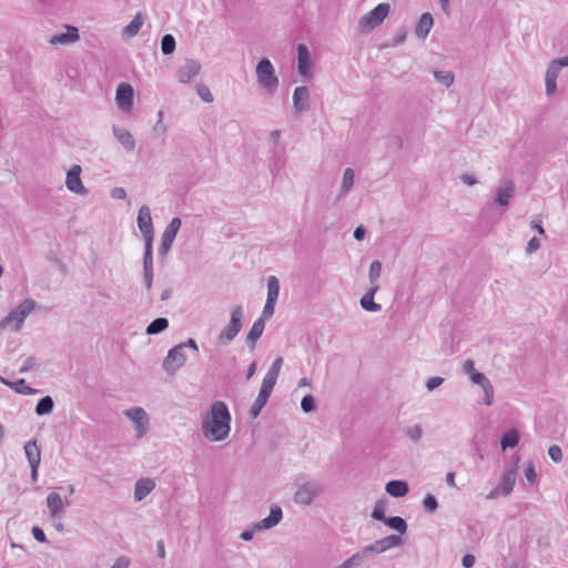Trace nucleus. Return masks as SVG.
Instances as JSON below:
<instances>
[{"instance_id": "nucleus-19", "label": "nucleus", "mask_w": 568, "mask_h": 568, "mask_svg": "<svg viewBox=\"0 0 568 568\" xmlns=\"http://www.w3.org/2000/svg\"><path fill=\"white\" fill-rule=\"evenodd\" d=\"M155 488V481L151 478H140L134 485V500H143Z\"/></svg>"}, {"instance_id": "nucleus-54", "label": "nucleus", "mask_w": 568, "mask_h": 568, "mask_svg": "<svg viewBox=\"0 0 568 568\" xmlns=\"http://www.w3.org/2000/svg\"><path fill=\"white\" fill-rule=\"evenodd\" d=\"M23 322H0V329H7L9 328L12 332H19L22 327Z\"/></svg>"}, {"instance_id": "nucleus-15", "label": "nucleus", "mask_w": 568, "mask_h": 568, "mask_svg": "<svg viewBox=\"0 0 568 568\" xmlns=\"http://www.w3.org/2000/svg\"><path fill=\"white\" fill-rule=\"evenodd\" d=\"M115 100L120 109L129 110L133 104V89L131 84L122 82L116 88Z\"/></svg>"}, {"instance_id": "nucleus-20", "label": "nucleus", "mask_w": 568, "mask_h": 568, "mask_svg": "<svg viewBox=\"0 0 568 568\" xmlns=\"http://www.w3.org/2000/svg\"><path fill=\"white\" fill-rule=\"evenodd\" d=\"M67 32L58 33L51 37V44H68L73 43L79 39V30L73 26H65Z\"/></svg>"}, {"instance_id": "nucleus-43", "label": "nucleus", "mask_w": 568, "mask_h": 568, "mask_svg": "<svg viewBox=\"0 0 568 568\" xmlns=\"http://www.w3.org/2000/svg\"><path fill=\"white\" fill-rule=\"evenodd\" d=\"M423 506L426 511L434 513L438 508V501L432 494H427L423 499Z\"/></svg>"}, {"instance_id": "nucleus-42", "label": "nucleus", "mask_w": 568, "mask_h": 568, "mask_svg": "<svg viewBox=\"0 0 568 568\" xmlns=\"http://www.w3.org/2000/svg\"><path fill=\"white\" fill-rule=\"evenodd\" d=\"M282 365H283V358H282V357H277V358L273 362L272 366L270 367V369L267 371V373H266V375H265V376H266V377H270V378H272V379L277 381V377H278V375H280V371H281V368H282Z\"/></svg>"}, {"instance_id": "nucleus-39", "label": "nucleus", "mask_w": 568, "mask_h": 568, "mask_svg": "<svg viewBox=\"0 0 568 568\" xmlns=\"http://www.w3.org/2000/svg\"><path fill=\"white\" fill-rule=\"evenodd\" d=\"M385 511H386V503L385 500L383 499H379L376 501L374 508H373V511L371 514V517L375 520H378V521H385V519L387 518L385 516Z\"/></svg>"}, {"instance_id": "nucleus-62", "label": "nucleus", "mask_w": 568, "mask_h": 568, "mask_svg": "<svg viewBox=\"0 0 568 568\" xmlns=\"http://www.w3.org/2000/svg\"><path fill=\"white\" fill-rule=\"evenodd\" d=\"M463 371L465 374H467L469 377L471 374L476 373L477 371L475 369V363L473 359H467L464 362V365H463Z\"/></svg>"}, {"instance_id": "nucleus-8", "label": "nucleus", "mask_w": 568, "mask_h": 568, "mask_svg": "<svg viewBox=\"0 0 568 568\" xmlns=\"http://www.w3.org/2000/svg\"><path fill=\"white\" fill-rule=\"evenodd\" d=\"M516 185L511 179H503L495 191L494 204L506 207L515 196Z\"/></svg>"}, {"instance_id": "nucleus-34", "label": "nucleus", "mask_w": 568, "mask_h": 568, "mask_svg": "<svg viewBox=\"0 0 568 568\" xmlns=\"http://www.w3.org/2000/svg\"><path fill=\"white\" fill-rule=\"evenodd\" d=\"M375 291H376V288H372L368 293H366L361 298V306L364 310L371 311V312H375V311L381 310V305L374 302V293H375Z\"/></svg>"}, {"instance_id": "nucleus-9", "label": "nucleus", "mask_w": 568, "mask_h": 568, "mask_svg": "<svg viewBox=\"0 0 568 568\" xmlns=\"http://www.w3.org/2000/svg\"><path fill=\"white\" fill-rule=\"evenodd\" d=\"M136 223L144 239V243H153L154 227L152 223L151 211L148 205H142L140 207Z\"/></svg>"}, {"instance_id": "nucleus-21", "label": "nucleus", "mask_w": 568, "mask_h": 568, "mask_svg": "<svg viewBox=\"0 0 568 568\" xmlns=\"http://www.w3.org/2000/svg\"><path fill=\"white\" fill-rule=\"evenodd\" d=\"M113 135L128 152L135 149V140L129 130L114 125Z\"/></svg>"}, {"instance_id": "nucleus-45", "label": "nucleus", "mask_w": 568, "mask_h": 568, "mask_svg": "<svg viewBox=\"0 0 568 568\" xmlns=\"http://www.w3.org/2000/svg\"><path fill=\"white\" fill-rule=\"evenodd\" d=\"M275 384H276L275 379H272V378L265 376L262 382L258 393L271 396Z\"/></svg>"}, {"instance_id": "nucleus-3", "label": "nucleus", "mask_w": 568, "mask_h": 568, "mask_svg": "<svg viewBox=\"0 0 568 568\" xmlns=\"http://www.w3.org/2000/svg\"><path fill=\"white\" fill-rule=\"evenodd\" d=\"M255 72L258 84L270 93H274L278 87V78L272 62L267 58L261 59L256 64Z\"/></svg>"}, {"instance_id": "nucleus-58", "label": "nucleus", "mask_w": 568, "mask_h": 568, "mask_svg": "<svg viewBox=\"0 0 568 568\" xmlns=\"http://www.w3.org/2000/svg\"><path fill=\"white\" fill-rule=\"evenodd\" d=\"M181 225H182L181 219L180 217H173L170 221L169 225L165 227V230L171 232V233L178 234Z\"/></svg>"}, {"instance_id": "nucleus-59", "label": "nucleus", "mask_w": 568, "mask_h": 568, "mask_svg": "<svg viewBox=\"0 0 568 568\" xmlns=\"http://www.w3.org/2000/svg\"><path fill=\"white\" fill-rule=\"evenodd\" d=\"M525 477L527 481H529L530 484H534L537 478L535 467L531 463L528 464L527 467L525 468Z\"/></svg>"}, {"instance_id": "nucleus-10", "label": "nucleus", "mask_w": 568, "mask_h": 568, "mask_svg": "<svg viewBox=\"0 0 568 568\" xmlns=\"http://www.w3.org/2000/svg\"><path fill=\"white\" fill-rule=\"evenodd\" d=\"M516 469L511 468L509 470H506L501 476L500 485L495 487L488 495L487 499H495L499 496H508L515 486L516 483Z\"/></svg>"}, {"instance_id": "nucleus-52", "label": "nucleus", "mask_w": 568, "mask_h": 568, "mask_svg": "<svg viewBox=\"0 0 568 568\" xmlns=\"http://www.w3.org/2000/svg\"><path fill=\"white\" fill-rule=\"evenodd\" d=\"M548 455L554 463H560L562 460V452L558 445H552L548 449Z\"/></svg>"}, {"instance_id": "nucleus-26", "label": "nucleus", "mask_w": 568, "mask_h": 568, "mask_svg": "<svg viewBox=\"0 0 568 568\" xmlns=\"http://www.w3.org/2000/svg\"><path fill=\"white\" fill-rule=\"evenodd\" d=\"M24 453L30 465H40L41 453L36 440H29L26 443Z\"/></svg>"}, {"instance_id": "nucleus-30", "label": "nucleus", "mask_w": 568, "mask_h": 568, "mask_svg": "<svg viewBox=\"0 0 568 568\" xmlns=\"http://www.w3.org/2000/svg\"><path fill=\"white\" fill-rule=\"evenodd\" d=\"M242 328V322H230V324L221 332L220 339L231 342Z\"/></svg>"}, {"instance_id": "nucleus-41", "label": "nucleus", "mask_w": 568, "mask_h": 568, "mask_svg": "<svg viewBox=\"0 0 568 568\" xmlns=\"http://www.w3.org/2000/svg\"><path fill=\"white\" fill-rule=\"evenodd\" d=\"M168 326H169V322H150L145 332L149 335H154V334H159V333L165 331L168 328Z\"/></svg>"}, {"instance_id": "nucleus-4", "label": "nucleus", "mask_w": 568, "mask_h": 568, "mask_svg": "<svg viewBox=\"0 0 568 568\" xmlns=\"http://www.w3.org/2000/svg\"><path fill=\"white\" fill-rule=\"evenodd\" d=\"M389 4L386 2L377 4L373 10L365 13L358 21L361 32L366 33L383 23L389 13Z\"/></svg>"}, {"instance_id": "nucleus-25", "label": "nucleus", "mask_w": 568, "mask_h": 568, "mask_svg": "<svg viewBox=\"0 0 568 568\" xmlns=\"http://www.w3.org/2000/svg\"><path fill=\"white\" fill-rule=\"evenodd\" d=\"M144 23V16L142 12H138L134 18L131 20V22L124 27L123 29V37L125 38H133L138 34L140 29L142 28Z\"/></svg>"}, {"instance_id": "nucleus-61", "label": "nucleus", "mask_w": 568, "mask_h": 568, "mask_svg": "<svg viewBox=\"0 0 568 568\" xmlns=\"http://www.w3.org/2000/svg\"><path fill=\"white\" fill-rule=\"evenodd\" d=\"M264 406L265 405H263L261 402L255 399V402L253 403V405L250 408V416L252 418H256L260 415V413Z\"/></svg>"}, {"instance_id": "nucleus-13", "label": "nucleus", "mask_w": 568, "mask_h": 568, "mask_svg": "<svg viewBox=\"0 0 568 568\" xmlns=\"http://www.w3.org/2000/svg\"><path fill=\"white\" fill-rule=\"evenodd\" d=\"M80 174L81 166L78 164L72 165L67 173L65 185L71 192L87 194L88 190L83 186Z\"/></svg>"}, {"instance_id": "nucleus-31", "label": "nucleus", "mask_w": 568, "mask_h": 568, "mask_svg": "<svg viewBox=\"0 0 568 568\" xmlns=\"http://www.w3.org/2000/svg\"><path fill=\"white\" fill-rule=\"evenodd\" d=\"M354 176H355V173H354L353 169H351V168L345 169V171L343 173L342 184L339 187L341 196L346 195L351 191V189L353 187V184H354Z\"/></svg>"}, {"instance_id": "nucleus-56", "label": "nucleus", "mask_w": 568, "mask_h": 568, "mask_svg": "<svg viewBox=\"0 0 568 568\" xmlns=\"http://www.w3.org/2000/svg\"><path fill=\"white\" fill-rule=\"evenodd\" d=\"M557 80H552V78H546L545 77V82H546V94L548 98H550L557 90Z\"/></svg>"}, {"instance_id": "nucleus-40", "label": "nucleus", "mask_w": 568, "mask_h": 568, "mask_svg": "<svg viewBox=\"0 0 568 568\" xmlns=\"http://www.w3.org/2000/svg\"><path fill=\"white\" fill-rule=\"evenodd\" d=\"M301 408L304 413H311L316 409V400L313 395H305L301 400Z\"/></svg>"}, {"instance_id": "nucleus-64", "label": "nucleus", "mask_w": 568, "mask_h": 568, "mask_svg": "<svg viewBox=\"0 0 568 568\" xmlns=\"http://www.w3.org/2000/svg\"><path fill=\"white\" fill-rule=\"evenodd\" d=\"M460 180H462L465 184H467V185H469V186H473V185H475V184L477 183V179H476L473 174H469V173H463V174L460 175Z\"/></svg>"}, {"instance_id": "nucleus-22", "label": "nucleus", "mask_w": 568, "mask_h": 568, "mask_svg": "<svg viewBox=\"0 0 568 568\" xmlns=\"http://www.w3.org/2000/svg\"><path fill=\"white\" fill-rule=\"evenodd\" d=\"M385 490L392 497L400 498L407 495L409 487L405 480L393 479L386 484Z\"/></svg>"}, {"instance_id": "nucleus-50", "label": "nucleus", "mask_w": 568, "mask_h": 568, "mask_svg": "<svg viewBox=\"0 0 568 568\" xmlns=\"http://www.w3.org/2000/svg\"><path fill=\"white\" fill-rule=\"evenodd\" d=\"M38 367V362H37V358L34 356H29L24 363L21 365V367L19 368V372L20 373H27L31 369H36Z\"/></svg>"}, {"instance_id": "nucleus-16", "label": "nucleus", "mask_w": 568, "mask_h": 568, "mask_svg": "<svg viewBox=\"0 0 568 568\" xmlns=\"http://www.w3.org/2000/svg\"><path fill=\"white\" fill-rule=\"evenodd\" d=\"M201 64L196 60L186 59L184 65L178 70L176 78L181 83L190 82L195 75L199 74Z\"/></svg>"}, {"instance_id": "nucleus-28", "label": "nucleus", "mask_w": 568, "mask_h": 568, "mask_svg": "<svg viewBox=\"0 0 568 568\" xmlns=\"http://www.w3.org/2000/svg\"><path fill=\"white\" fill-rule=\"evenodd\" d=\"M384 524L388 528L396 530L399 535H404L407 531V523L400 516L387 517Z\"/></svg>"}, {"instance_id": "nucleus-17", "label": "nucleus", "mask_w": 568, "mask_h": 568, "mask_svg": "<svg viewBox=\"0 0 568 568\" xmlns=\"http://www.w3.org/2000/svg\"><path fill=\"white\" fill-rule=\"evenodd\" d=\"M297 71L305 78L312 77L310 52L303 43L297 45Z\"/></svg>"}, {"instance_id": "nucleus-47", "label": "nucleus", "mask_w": 568, "mask_h": 568, "mask_svg": "<svg viewBox=\"0 0 568 568\" xmlns=\"http://www.w3.org/2000/svg\"><path fill=\"white\" fill-rule=\"evenodd\" d=\"M423 429L420 425H414L405 430V435L414 442H418L422 437Z\"/></svg>"}, {"instance_id": "nucleus-35", "label": "nucleus", "mask_w": 568, "mask_h": 568, "mask_svg": "<svg viewBox=\"0 0 568 568\" xmlns=\"http://www.w3.org/2000/svg\"><path fill=\"white\" fill-rule=\"evenodd\" d=\"M280 293V281L276 276L272 275L267 278V298L277 301Z\"/></svg>"}, {"instance_id": "nucleus-53", "label": "nucleus", "mask_w": 568, "mask_h": 568, "mask_svg": "<svg viewBox=\"0 0 568 568\" xmlns=\"http://www.w3.org/2000/svg\"><path fill=\"white\" fill-rule=\"evenodd\" d=\"M444 382H445V378H443V377H439V376L432 377L426 382V388L428 392H433L434 389L439 387Z\"/></svg>"}, {"instance_id": "nucleus-2", "label": "nucleus", "mask_w": 568, "mask_h": 568, "mask_svg": "<svg viewBox=\"0 0 568 568\" xmlns=\"http://www.w3.org/2000/svg\"><path fill=\"white\" fill-rule=\"evenodd\" d=\"M283 518V510L278 505H272L270 515L264 519L255 523L251 529L241 532L240 538L244 541H250L254 537L255 531L268 530L280 524Z\"/></svg>"}, {"instance_id": "nucleus-32", "label": "nucleus", "mask_w": 568, "mask_h": 568, "mask_svg": "<svg viewBox=\"0 0 568 568\" xmlns=\"http://www.w3.org/2000/svg\"><path fill=\"white\" fill-rule=\"evenodd\" d=\"M175 237H176V234L164 230L162 237H161V244L159 246V255L160 256L164 257L169 253Z\"/></svg>"}, {"instance_id": "nucleus-18", "label": "nucleus", "mask_w": 568, "mask_h": 568, "mask_svg": "<svg viewBox=\"0 0 568 568\" xmlns=\"http://www.w3.org/2000/svg\"><path fill=\"white\" fill-rule=\"evenodd\" d=\"M33 310H36V301L27 298L12 308L3 320H24Z\"/></svg>"}, {"instance_id": "nucleus-36", "label": "nucleus", "mask_w": 568, "mask_h": 568, "mask_svg": "<svg viewBox=\"0 0 568 568\" xmlns=\"http://www.w3.org/2000/svg\"><path fill=\"white\" fill-rule=\"evenodd\" d=\"M10 388L13 389L18 394H23V395H33L39 392V389L28 386L23 378L13 382L12 385H10Z\"/></svg>"}, {"instance_id": "nucleus-51", "label": "nucleus", "mask_w": 568, "mask_h": 568, "mask_svg": "<svg viewBox=\"0 0 568 568\" xmlns=\"http://www.w3.org/2000/svg\"><path fill=\"white\" fill-rule=\"evenodd\" d=\"M560 67L556 63L555 60H551L548 68H547V71H546V74L545 77L546 78H552V80H557L558 75H559V72H560Z\"/></svg>"}, {"instance_id": "nucleus-57", "label": "nucleus", "mask_w": 568, "mask_h": 568, "mask_svg": "<svg viewBox=\"0 0 568 568\" xmlns=\"http://www.w3.org/2000/svg\"><path fill=\"white\" fill-rule=\"evenodd\" d=\"M483 390L485 394L484 403L486 405H491L493 398H494V387H493L491 383H489L488 386H484Z\"/></svg>"}, {"instance_id": "nucleus-6", "label": "nucleus", "mask_w": 568, "mask_h": 568, "mask_svg": "<svg viewBox=\"0 0 568 568\" xmlns=\"http://www.w3.org/2000/svg\"><path fill=\"white\" fill-rule=\"evenodd\" d=\"M185 361L186 355L183 352V347L176 345L169 351L162 363V367L168 375L173 376L182 366H184Z\"/></svg>"}, {"instance_id": "nucleus-33", "label": "nucleus", "mask_w": 568, "mask_h": 568, "mask_svg": "<svg viewBox=\"0 0 568 568\" xmlns=\"http://www.w3.org/2000/svg\"><path fill=\"white\" fill-rule=\"evenodd\" d=\"M265 327V322H254L247 334V342L251 344L252 348L255 346V342L261 337Z\"/></svg>"}, {"instance_id": "nucleus-12", "label": "nucleus", "mask_w": 568, "mask_h": 568, "mask_svg": "<svg viewBox=\"0 0 568 568\" xmlns=\"http://www.w3.org/2000/svg\"><path fill=\"white\" fill-rule=\"evenodd\" d=\"M293 108L296 114H302L310 110V90L307 87H296L293 92Z\"/></svg>"}, {"instance_id": "nucleus-29", "label": "nucleus", "mask_w": 568, "mask_h": 568, "mask_svg": "<svg viewBox=\"0 0 568 568\" xmlns=\"http://www.w3.org/2000/svg\"><path fill=\"white\" fill-rule=\"evenodd\" d=\"M53 398L47 395L37 403L34 412L38 416H43L50 414L53 410Z\"/></svg>"}, {"instance_id": "nucleus-37", "label": "nucleus", "mask_w": 568, "mask_h": 568, "mask_svg": "<svg viewBox=\"0 0 568 568\" xmlns=\"http://www.w3.org/2000/svg\"><path fill=\"white\" fill-rule=\"evenodd\" d=\"M176 41L172 34H164L161 39V51L164 55H170L174 52Z\"/></svg>"}, {"instance_id": "nucleus-55", "label": "nucleus", "mask_w": 568, "mask_h": 568, "mask_svg": "<svg viewBox=\"0 0 568 568\" xmlns=\"http://www.w3.org/2000/svg\"><path fill=\"white\" fill-rule=\"evenodd\" d=\"M540 247V241L538 237L534 236L531 237L528 243H527V246H526V253L527 254H532L535 253L536 251H538Z\"/></svg>"}, {"instance_id": "nucleus-27", "label": "nucleus", "mask_w": 568, "mask_h": 568, "mask_svg": "<svg viewBox=\"0 0 568 568\" xmlns=\"http://www.w3.org/2000/svg\"><path fill=\"white\" fill-rule=\"evenodd\" d=\"M519 443V434L516 429L506 432L500 438V447L503 450L514 448Z\"/></svg>"}, {"instance_id": "nucleus-49", "label": "nucleus", "mask_w": 568, "mask_h": 568, "mask_svg": "<svg viewBox=\"0 0 568 568\" xmlns=\"http://www.w3.org/2000/svg\"><path fill=\"white\" fill-rule=\"evenodd\" d=\"M275 303L276 301L266 300L262 315L260 316L258 320H267L268 317H271L274 314Z\"/></svg>"}, {"instance_id": "nucleus-63", "label": "nucleus", "mask_w": 568, "mask_h": 568, "mask_svg": "<svg viewBox=\"0 0 568 568\" xmlns=\"http://www.w3.org/2000/svg\"><path fill=\"white\" fill-rule=\"evenodd\" d=\"M130 560L126 557H119L111 568H129Z\"/></svg>"}, {"instance_id": "nucleus-14", "label": "nucleus", "mask_w": 568, "mask_h": 568, "mask_svg": "<svg viewBox=\"0 0 568 568\" xmlns=\"http://www.w3.org/2000/svg\"><path fill=\"white\" fill-rule=\"evenodd\" d=\"M143 273L144 285L150 290L153 282V243H144Z\"/></svg>"}, {"instance_id": "nucleus-7", "label": "nucleus", "mask_w": 568, "mask_h": 568, "mask_svg": "<svg viewBox=\"0 0 568 568\" xmlns=\"http://www.w3.org/2000/svg\"><path fill=\"white\" fill-rule=\"evenodd\" d=\"M123 414L133 423L136 438H142L149 428V416L142 407L125 409Z\"/></svg>"}, {"instance_id": "nucleus-38", "label": "nucleus", "mask_w": 568, "mask_h": 568, "mask_svg": "<svg viewBox=\"0 0 568 568\" xmlns=\"http://www.w3.org/2000/svg\"><path fill=\"white\" fill-rule=\"evenodd\" d=\"M434 77L438 83L446 88H449L455 80V75L452 71H435Z\"/></svg>"}, {"instance_id": "nucleus-44", "label": "nucleus", "mask_w": 568, "mask_h": 568, "mask_svg": "<svg viewBox=\"0 0 568 568\" xmlns=\"http://www.w3.org/2000/svg\"><path fill=\"white\" fill-rule=\"evenodd\" d=\"M381 272H382V263L379 261L372 262V264L369 266V272H368L371 283H374L377 281V278L381 276Z\"/></svg>"}, {"instance_id": "nucleus-46", "label": "nucleus", "mask_w": 568, "mask_h": 568, "mask_svg": "<svg viewBox=\"0 0 568 568\" xmlns=\"http://www.w3.org/2000/svg\"><path fill=\"white\" fill-rule=\"evenodd\" d=\"M199 97L206 103H210L213 101V94L211 93L210 89L205 84H197L196 88Z\"/></svg>"}, {"instance_id": "nucleus-48", "label": "nucleus", "mask_w": 568, "mask_h": 568, "mask_svg": "<svg viewBox=\"0 0 568 568\" xmlns=\"http://www.w3.org/2000/svg\"><path fill=\"white\" fill-rule=\"evenodd\" d=\"M469 378L474 384L479 385L481 388L484 386H488V384L490 383V381L485 376V374L479 372L471 374Z\"/></svg>"}, {"instance_id": "nucleus-1", "label": "nucleus", "mask_w": 568, "mask_h": 568, "mask_svg": "<svg viewBox=\"0 0 568 568\" xmlns=\"http://www.w3.org/2000/svg\"><path fill=\"white\" fill-rule=\"evenodd\" d=\"M231 422L229 406L223 400L213 402L201 423L203 436L210 442L226 439L231 432Z\"/></svg>"}, {"instance_id": "nucleus-60", "label": "nucleus", "mask_w": 568, "mask_h": 568, "mask_svg": "<svg viewBox=\"0 0 568 568\" xmlns=\"http://www.w3.org/2000/svg\"><path fill=\"white\" fill-rule=\"evenodd\" d=\"M31 532H32L33 538L37 541H39V542H45L47 541L45 534H44L43 529L40 528L39 526L32 527Z\"/></svg>"}, {"instance_id": "nucleus-24", "label": "nucleus", "mask_w": 568, "mask_h": 568, "mask_svg": "<svg viewBox=\"0 0 568 568\" xmlns=\"http://www.w3.org/2000/svg\"><path fill=\"white\" fill-rule=\"evenodd\" d=\"M47 506L51 517H58L63 511L64 504L61 496L52 491L47 496Z\"/></svg>"}, {"instance_id": "nucleus-23", "label": "nucleus", "mask_w": 568, "mask_h": 568, "mask_svg": "<svg viewBox=\"0 0 568 568\" xmlns=\"http://www.w3.org/2000/svg\"><path fill=\"white\" fill-rule=\"evenodd\" d=\"M433 24H434V19L432 17V14L428 12L423 13L420 16L419 21L415 29V33H416L417 38L425 39L428 36Z\"/></svg>"}, {"instance_id": "nucleus-5", "label": "nucleus", "mask_w": 568, "mask_h": 568, "mask_svg": "<svg viewBox=\"0 0 568 568\" xmlns=\"http://www.w3.org/2000/svg\"><path fill=\"white\" fill-rule=\"evenodd\" d=\"M323 490V486L317 481L308 480L301 483L294 494V501L300 505L308 506Z\"/></svg>"}, {"instance_id": "nucleus-11", "label": "nucleus", "mask_w": 568, "mask_h": 568, "mask_svg": "<svg viewBox=\"0 0 568 568\" xmlns=\"http://www.w3.org/2000/svg\"><path fill=\"white\" fill-rule=\"evenodd\" d=\"M403 545V538L398 535H389L382 539L376 540L374 544L365 546L364 549L366 554L369 556L382 554L393 547H398Z\"/></svg>"}]
</instances>
